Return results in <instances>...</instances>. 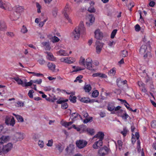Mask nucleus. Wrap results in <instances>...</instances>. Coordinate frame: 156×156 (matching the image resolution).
<instances>
[{"label": "nucleus", "mask_w": 156, "mask_h": 156, "mask_svg": "<svg viewBox=\"0 0 156 156\" xmlns=\"http://www.w3.org/2000/svg\"><path fill=\"white\" fill-rule=\"evenodd\" d=\"M85 29L83 22H81L79 26L76 27L73 32V34L75 39L77 40L80 37V34H85Z\"/></svg>", "instance_id": "f257e3e1"}, {"label": "nucleus", "mask_w": 156, "mask_h": 156, "mask_svg": "<svg viewBox=\"0 0 156 156\" xmlns=\"http://www.w3.org/2000/svg\"><path fill=\"white\" fill-rule=\"evenodd\" d=\"M151 49V47L150 45V41H148L146 44L142 45L140 50V52L142 54L146 53L145 54L144 56V58H146L150 55V51Z\"/></svg>", "instance_id": "f03ea898"}, {"label": "nucleus", "mask_w": 156, "mask_h": 156, "mask_svg": "<svg viewBox=\"0 0 156 156\" xmlns=\"http://www.w3.org/2000/svg\"><path fill=\"white\" fill-rule=\"evenodd\" d=\"M86 23L88 26L92 25L94 22L95 17L92 14L87 15L86 17Z\"/></svg>", "instance_id": "7ed1b4c3"}, {"label": "nucleus", "mask_w": 156, "mask_h": 156, "mask_svg": "<svg viewBox=\"0 0 156 156\" xmlns=\"http://www.w3.org/2000/svg\"><path fill=\"white\" fill-rule=\"evenodd\" d=\"M76 146L79 149H82L86 146L87 144V142L85 140L81 139L77 140L76 142Z\"/></svg>", "instance_id": "20e7f679"}, {"label": "nucleus", "mask_w": 156, "mask_h": 156, "mask_svg": "<svg viewBox=\"0 0 156 156\" xmlns=\"http://www.w3.org/2000/svg\"><path fill=\"white\" fill-rule=\"evenodd\" d=\"M2 151L3 154H6L10 151L12 148L13 145L12 144L9 143L5 145H3L2 144Z\"/></svg>", "instance_id": "39448f33"}, {"label": "nucleus", "mask_w": 156, "mask_h": 156, "mask_svg": "<svg viewBox=\"0 0 156 156\" xmlns=\"http://www.w3.org/2000/svg\"><path fill=\"white\" fill-rule=\"evenodd\" d=\"M109 149L105 146L101 148L98 151V154L100 156H105L108 154Z\"/></svg>", "instance_id": "423d86ee"}, {"label": "nucleus", "mask_w": 156, "mask_h": 156, "mask_svg": "<svg viewBox=\"0 0 156 156\" xmlns=\"http://www.w3.org/2000/svg\"><path fill=\"white\" fill-rule=\"evenodd\" d=\"M71 11V9L70 6H69L68 4H67L64 10V15L65 18L68 20L69 22L70 23H71V20L69 17V16L67 13L70 12Z\"/></svg>", "instance_id": "0eeeda50"}, {"label": "nucleus", "mask_w": 156, "mask_h": 156, "mask_svg": "<svg viewBox=\"0 0 156 156\" xmlns=\"http://www.w3.org/2000/svg\"><path fill=\"white\" fill-rule=\"evenodd\" d=\"M62 62H65L67 63L71 64L75 62V59L72 57L62 58L60 59Z\"/></svg>", "instance_id": "6e6552de"}, {"label": "nucleus", "mask_w": 156, "mask_h": 156, "mask_svg": "<svg viewBox=\"0 0 156 156\" xmlns=\"http://www.w3.org/2000/svg\"><path fill=\"white\" fill-rule=\"evenodd\" d=\"M104 44V43L100 42L98 41H96L95 45L97 53L99 54L101 53Z\"/></svg>", "instance_id": "1a4fd4ad"}, {"label": "nucleus", "mask_w": 156, "mask_h": 156, "mask_svg": "<svg viewBox=\"0 0 156 156\" xmlns=\"http://www.w3.org/2000/svg\"><path fill=\"white\" fill-rule=\"evenodd\" d=\"M42 82V80L40 79L39 80L37 81V80H30V82L25 83V84H24L23 87H28L30 86L33 83H37L38 84H40Z\"/></svg>", "instance_id": "9d476101"}, {"label": "nucleus", "mask_w": 156, "mask_h": 156, "mask_svg": "<svg viewBox=\"0 0 156 156\" xmlns=\"http://www.w3.org/2000/svg\"><path fill=\"white\" fill-rule=\"evenodd\" d=\"M105 136L104 133L102 132H98L97 134L94 136V137H98L99 138V144H103L102 140L104 139Z\"/></svg>", "instance_id": "9b49d317"}, {"label": "nucleus", "mask_w": 156, "mask_h": 156, "mask_svg": "<svg viewBox=\"0 0 156 156\" xmlns=\"http://www.w3.org/2000/svg\"><path fill=\"white\" fill-rule=\"evenodd\" d=\"M94 33L95 37L97 39H101L103 37L102 33L99 29L96 30Z\"/></svg>", "instance_id": "f8f14e48"}, {"label": "nucleus", "mask_w": 156, "mask_h": 156, "mask_svg": "<svg viewBox=\"0 0 156 156\" xmlns=\"http://www.w3.org/2000/svg\"><path fill=\"white\" fill-rule=\"evenodd\" d=\"M10 5L7 3H4L2 0H0V7L5 9L10 10Z\"/></svg>", "instance_id": "ddd939ff"}, {"label": "nucleus", "mask_w": 156, "mask_h": 156, "mask_svg": "<svg viewBox=\"0 0 156 156\" xmlns=\"http://www.w3.org/2000/svg\"><path fill=\"white\" fill-rule=\"evenodd\" d=\"M29 73H32L33 74V75L37 77H47V78H54L50 76H48L46 74L44 75L43 74L39 73H36L34 72H29Z\"/></svg>", "instance_id": "4468645a"}, {"label": "nucleus", "mask_w": 156, "mask_h": 156, "mask_svg": "<svg viewBox=\"0 0 156 156\" xmlns=\"http://www.w3.org/2000/svg\"><path fill=\"white\" fill-rule=\"evenodd\" d=\"M14 136L17 141H20L24 138L23 133H17L15 134Z\"/></svg>", "instance_id": "2eb2a0df"}, {"label": "nucleus", "mask_w": 156, "mask_h": 156, "mask_svg": "<svg viewBox=\"0 0 156 156\" xmlns=\"http://www.w3.org/2000/svg\"><path fill=\"white\" fill-rule=\"evenodd\" d=\"M115 109V102H112L108 103L107 106V109L109 111H113Z\"/></svg>", "instance_id": "dca6fc26"}, {"label": "nucleus", "mask_w": 156, "mask_h": 156, "mask_svg": "<svg viewBox=\"0 0 156 156\" xmlns=\"http://www.w3.org/2000/svg\"><path fill=\"white\" fill-rule=\"evenodd\" d=\"M92 76L93 77H99L104 78L107 77V76L105 74L100 73H94L92 75Z\"/></svg>", "instance_id": "f3484780"}, {"label": "nucleus", "mask_w": 156, "mask_h": 156, "mask_svg": "<svg viewBox=\"0 0 156 156\" xmlns=\"http://www.w3.org/2000/svg\"><path fill=\"white\" fill-rule=\"evenodd\" d=\"M78 116H79L80 118H81V116L79 115L78 113L73 112L71 114L70 118L72 120H75L76 118H77Z\"/></svg>", "instance_id": "a211bd4d"}, {"label": "nucleus", "mask_w": 156, "mask_h": 156, "mask_svg": "<svg viewBox=\"0 0 156 156\" xmlns=\"http://www.w3.org/2000/svg\"><path fill=\"white\" fill-rule=\"evenodd\" d=\"M116 148H118L119 150L121 151L122 148V142L120 140H119L117 142V143L115 142Z\"/></svg>", "instance_id": "6ab92c4d"}, {"label": "nucleus", "mask_w": 156, "mask_h": 156, "mask_svg": "<svg viewBox=\"0 0 156 156\" xmlns=\"http://www.w3.org/2000/svg\"><path fill=\"white\" fill-rule=\"evenodd\" d=\"M84 66L86 67V68L89 70H94L93 68L94 66H92V62H85V65Z\"/></svg>", "instance_id": "aec40b11"}, {"label": "nucleus", "mask_w": 156, "mask_h": 156, "mask_svg": "<svg viewBox=\"0 0 156 156\" xmlns=\"http://www.w3.org/2000/svg\"><path fill=\"white\" fill-rule=\"evenodd\" d=\"M56 147L60 152H62L64 148V147L60 143L56 144Z\"/></svg>", "instance_id": "412c9836"}, {"label": "nucleus", "mask_w": 156, "mask_h": 156, "mask_svg": "<svg viewBox=\"0 0 156 156\" xmlns=\"http://www.w3.org/2000/svg\"><path fill=\"white\" fill-rule=\"evenodd\" d=\"M58 53L59 55H62V56H67L68 55V53L66 52V51L63 50L61 49L59 51Z\"/></svg>", "instance_id": "4be33fe9"}, {"label": "nucleus", "mask_w": 156, "mask_h": 156, "mask_svg": "<svg viewBox=\"0 0 156 156\" xmlns=\"http://www.w3.org/2000/svg\"><path fill=\"white\" fill-rule=\"evenodd\" d=\"M124 112V113H123L122 114L121 113L119 114V116L121 117L123 119L126 120L127 118L129 117V116L125 111Z\"/></svg>", "instance_id": "5701e85b"}, {"label": "nucleus", "mask_w": 156, "mask_h": 156, "mask_svg": "<svg viewBox=\"0 0 156 156\" xmlns=\"http://www.w3.org/2000/svg\"><path fill=\"white\" fill-rule=\"evenodd\" d=\"M48 66L49 69L51 70L54 71L55 69V66L54 64L49 62L48 64Z\"/></svg>", "instance_id": "b1692460"}, {"label": "nucleus", "mask_w": 156, "mask_h": 156, "mask_svg": "<svg viewBox=\"0 0 156 156\" xmlns=\"http://www.w3.org/2000/svg\"><path fill=\"white\" fill-rule=\"evenodd\" d=\"M102 145L99 144V141H98L96 142L93 145V147L94 148L96 149L98 148L101 146H102Z\"/></svg>", "instance_id": "393cba45"}, {"label": "nucleus", "mask_w": 156, "mask_h": 156, "mask_svg": "<svg viewBox=\"0 0 156 156\" xmlns=\"http://www.w3.org/2000/svg\"><path fill=\"white\" fill-rule=\"evenodd\" d=\"M42 44L45 47V48L46 50H50V47L49 42H43L42 43Z\"/></svg>", "instance_id": "a878e982"}, {"label": "nucleus", "mask_w": 156, "mask_h": 156, "mask_svg": "<svg viewBox=\"0 0 156 156\" xmlns=\"http://www.w3.org/2000/svg\"><path fill=\"white\" fill-rule=\"evenodd\" d=\"M80 101L83 102L87 103L89 102V98H80Z\"/></svg>", "instance_id": "bb28decb"}, {"label": "nucleus", "mask_w": 156, "mask_h": 156, "mask_svg": "<svg viewBox=\"0 0 156 156\" xmlns=\"http://www.w3.org/2000/svg\"><path fill=\"white\" fill-rule=\"evenodd\" d=\"M84 89L86 92H89L91 90V87L90 84L85 85Z\"/></svg>", "instance_id": "cd10ccee"}, {"label": "nucleus", "mask_w": 156, "mask_h": 156, "mask_svg": "<svg viewBox=\"0 0 156 156\" xmlns=\"http://www.w3.org/2000/svg\"><path fill=\"white\" fill-rule=\"evenodd\" d=\"M128 132V130L127 128L125 127L123 128V131H121V133L122 134L124 137H125L126 136L127 132Z\"/></svg>", "instance_id": "c85d7f7f"}, {"label": "nucleus", "mask_w": 156, "mask_h": 156, "mask_svg": "<svg viewBox=\"0 0 156 156\" xmlns=\"http://www.w3.org/2000/svg\"><path fill=\"white\" fill-rule=\"evenodd\" d=\"M76 96H73L72 95H70L69 99L71 102L75 103L76 102Z\"/></svg>", "instance_id": "c756f323"}, {"label": "nucleus", "mask_w": 156, "mask_h": 156, "mask_svg": "<svg viewBox=\"0 0 156 156\" xmlns=\"http://www.w3.org/2000/svg\"><path fill=\"white\" fill-rule=\"evenodd\" d=\"M19 85H20L23 87V82L21 79H14Z\"/></svg>", "instance_id": "7c9ffc66"}, {"label": "nucleus", "mask_w": 156, "mask_h": 156, "mask_svg": "<svg viewBox=\"0 0 156 156\" xmlns=\"http://www.w3.org/2000/svg\"><path fill=\"white\" fill-rule=\"evenodd\" d=\"M87 132L90 135H93L94 133V130L93 129L87 128L86 130Z\"/></svg>", "instance_id": "2f4dec72"}, {"label": "nucleus", "mask_w": 156, "mask_h": 156, "mask_svg": "<svg viewBox=\"0 0 156 156\" xmlns=\"http://www.w3.org/2000/svg\"><path fill=\"white\" fill-rule=\"evenodd\" d=\"M47 58L50 60H53L54 59V57L52 54L50 52L47 53Z\"/></svg>", "instance_id": "473e14b6"}, {"label": "nucleus", "mask_w": 156, "mask_h": 156, "mask_svg": "<svg viewBox=\"0 0 156 156\" xmlns=\"http://www.w3.org/2000/svg\"><path fill=\"white\" fill-rule=\"evenodd\" d=\"M134 6V3L133 2H131L129 4L127 5V6L128 7L129 9L131 11L132 10V8Z\"/></svg>", "instance_id": "72a5a7b5"}, {"label": "nucleus", "mask_w": 156, "mask_h": 156, "mask_svg": "<svg viewBox=\"0 0 156 156\" xmlns=\"http://www.w3.org/2000/svg\"><path fill=\"white\" fill-rule=\"evenodd\" d=\"M121 108V107L119 106H117L116 107H115V109H114V110L115 111H117L119 110V114H120L121 113H123V111L122 110H120V109Z\"/></svg>", "instance_id": "f704fd0d"}, {"label": "nucleus", "mask_w": 156, "mask_h": 156, "mask_svg": "<svg viewBox=\"0 0 156 156\" xmlns=\"http://www.w3.org/2000/svg\"><path fill=\"white\" fill-rule=\"evenodd\" d=\"M85 59L82 57H81L79 61L80 65L81 66H84L85 65Z\"/></svg>", "instance_id": "c9c22d12"}, {"label": "nucleus", "mask_w": 156, "mask_h": 156, "mask_svg": "<svg viewBox=\"0 0 156 156\" xmlns=\"http://www.w3.org/2000/svg\"><path fill=\"white\" fill-rule=\"evenodd\" d=\"M73 122V121H71L69 122H65L63 123L62 125L66 127H67L68 126L72 124Z\"/></svg>", "instance_id": "e433bc0d"}, {"label": "nucleus", "mask_w": 156, "mask_h": 156, "mask_svg": "<svg viewBox=\"0 0 156 156\" xmlns=\"http://www.w3.org/2000/svg\"><path fill=\"white\" fill-rule=\"evenodd\" d=\"M115 73V70L114 68H112L108 72V74L110 76H114Z\"/></svg>", "instance_id": "4c0bfd02"}, {"label": "nucleus", "mask_w": 156, "mask_h": 156, "mask_svg": "<svg viewBox=\"0 0 156 156\" xmlns=\"http://www.w3.org/2000/svg\"><path fill=\"white\" fill-rule=\"evenodd\" d=\"M9 136H3L1 137V141L3 142V144L4 142H6L9 139Z\"/></svg>", "instance_id": "58836bf2"}, {"label": "nucleus", "mask_w": 156, "mask_h": 156, "mask_svg": "<svg viewBox=\"0 0 156 156\" xmlns=\"http://www.w3.org/2000/svg\"><path fill=\"white\" fill-rule=\"evenodd\" d=\"M16 118L18 122H23L24 121L23 118L20 115H17Z\"/></svg>", "instance_id": "ea45409f"}, {"label": "nucleus", "mask_w": 156, "mask_h": 156, "mask_svg": "<svg viewBox=\"0 0 156 156\" xmlns=\"http://www.w3.org/2000/svg\"><path fill=\"white\" fill-rule=\"evenodd\" d=\"M99 94V92L98 90H96L94 91L92 93V95L93 97L96 98L97 97Z\"/></svg>", "instance_id": "a19ab883"}, {"label": "nucleus", "mask_w": 156, "mask_h": 156, "mask_svg": "<svg viewBox=\"0 0 156 156\" xmlns=\"http://www.w3.org/2000/svg\"><path fill=\"white\" fill-rule=\"evenodd\" d=\"M142 75L143 76L142 77H152L150 75H149V74H147V73H146V71L145 70H144V72L142 73Z\"/></svg>", "instance_id": "79ce46f5"}, {"label": "nucleus", "mask_w": 156, "mask_h": 156, "mask_svg": "<svg viewBox=\"0 0 156 156\" xmlns=\"http://www.w3.org/2000/svg\"><path fill=\"white\" fill-rule=\"evenodd\" d=\"M27 31L28 30L27 27L24 25H23L21 29V32L23 34H25L26 33Z\"/></svg>", "instance_id": "37998d69"}, {"label": "nucleus", "mask_w": 156, "mask_h": 156, "mask_svg": "<svg viewBox=\"0 0 156 156\" xmlns=\"http://www.w3.org/2000/svg\"><path fill=\"white\" fill-rule=\"evenodd\" d=\"M117 84L119 87H120L123 85L122 81L121 80V79H117Z\"/></svg>", "instance_id": "c03bdc74"}, {"label": "nucleus", "mask_w": 156, "mask_h": 156, "mask_svg": "<svg viewBox=\"0 0 156 156\" xmlns=\"http://www.w3.org/2000/svg\"><path fill=\"white\" fill-rule=\"evenodd\" d=\"M128 51L126 50H124L122 51L121 55L122 57H125L128 56Z\"/></svg>", "instance_id": "a18cd8bd"}, {"label": "nucleus", "mask_w": 156, "mask_h": 156, "mask_svg": "<svg viewBox=\"0 0 156 156\" xmlns=\"http://www.w3.org/2000/svg\"><path fill=\"white\" fill-rule=\"evenodd\" d=\"M117 31V30L116 29H114L112 31L111 35V38L112 39L114 37Z\"/></svg>", "instance_id": "49530a36"}, {"label": "nucleus", "mask_w": 156, "mask_h": 156, "mask_svg": "<svg viewBox=\"0 0 156 156\" xmlns=\"http://www.w3.org/2000/svg\"><path fill=\"white\" fill-rule=\"evenodd\" d=\"M15 123V121L14 118L12 117L11 119H10L9 125L13 126Z\"/></svg>", "instance_id": "de8ad7c7"}, {"label": "nucleus", "mask_w": 156, "mask_h": 156, "mask_svg": "<svg viewBox=\"0 0 156 156\" xmlns=\"http://www.w3.org/2000/svg\"><path fill=\"white\" fill-rule=\"evenodd\" d=\"M88 11L90 12H94L96 10L94 7L91 6L88 8Z\"/></svg>", "instance_id": "09e8293b"}, {"label": "nucleus", "mask_w": 156, "mask_h": 156, "mask_svg": "<svg viewBox=\"0 0 156 156\" xmlns=\"http://www.w3.org/2000/svg\"><path fill=\"white\" fill-rule=\"evenodd\" d=\"M23 11V9L21 6H19L16 8V12L20 13Z\"/></svg>", "instance_id": "8fccbe9b"}, {"label": "nucleus", "mask_w": 156, "mask_h": 156, "mask_svg": "<svg viewBox=\"0 0 156 156\" xmlns=\"http://www.w3.org/2000/svg\"><path fill=\"white\" fill-rule=\"evenodd\" d=\"M73 68L74 69V70H73L72 72H77L78 71L81 70L82 69L79 67H76L75 66H73Z\"/></svg>", "instance_id": "3c124183"}, {"label": "nucleus", "mask_w": 156, "mask_h": 156, "mask_svg": "<svg viewBox=\"0 0 156 156\" xmlns=\"http://www.w3.org/2000/svg\"><path fill=\"white\" fill-rule=\"evenodd\" d=\"M34 92V90H30L28 93V95L30 98H32L33 97V94Z\"/></svg>", "instance_id": "603ef678"}, {"label": "nucleus", "mask_w": 156, "mask_h": 156, "mask_svg": "<svg viewBox=\"0 0 156 156\" xmlns=\"http://www.w3.org/2000/svg\"><path fill=\"white\" fill-rule=\"evenodd\" d=\"M36 7L37 8V12L38 13H40L41 12V6L38 2H36Z\"/></svg>", "instance_id": "864d4df0"}, {"label": "nucleus", "mask_w": 156, "mask_h": 156, "mask_svg": "<svg viewBox=\"0 0 156 156\" xmlns=\"http://www.w3.org/2000/svg\"><path fill=\"white\" fill-rule=\"evenodd\" d=\"M68 107V105L67 103L63 102L62 104V108L63 109H66Z\"/></svg>", "instance_id": "5fc2aeb1"}, {"label": "nucleus", "mask_w": 156, "mask_h": 156, "mask_svg": "<svg viewBox=\"0 0 156 156\" xmlns=\"http://www.w3.org/2000/svg\"><path fill=\"white\" fill-rule=\"evenodd\" d=\"M58 11V9L56 8H54L53 9L52 11V14L53 16H56L57 14V12Z\"/></svg>", "instance_id": "6e6d98bb"}, {"label": "nucleus", "mask_w": 156, "mask_h": 156, "mask_svg": "<svg viewBox=\"0 0 156 156\" xmlns=\"http://www.w3.org/2000/svg\"><path fill=\"white\" fill-rule=\"evenodd\" d=\"M72 128H73L75 129H76L77 131L79 132L80 130V129L78 127H76V125L74 124L70 128H69V129H71Z\"/></svg>", "instance_id": "4d7b16f0"}, {"label": "nucleus", "mask_w": 156, "mask_h": 156, "mask_svg": "<svg viewBox=\"0 0 156 156\" xmlns=\"http://www.w3.org/2000/svg\"><path fill=\"white\" fill-rule=\"evenodd\" d=\"M16 104L18 105V107L21 106L23 107L24 105V102L22 101H18L16 102Z\"/></svg>", "instance_id": "13d9d810"}, {"label": "nucleus", "mask_w": 156, "mask_h": 156, "mask_svg": "<svg viewBox=\"0 0 156 156\" xmlns=\"http://www.w3.org/2000/svg\"><path fill=\"white\" fill-rule=\"evenodd\" d=\"M10 118L9 117H7L5 119V123L8 125H9V123L10 120Z\"/></svg>", "instance_id": "bf43d9fd"}, {"label": "nucleus", "mask_w": 156, "mask_h": 156, "mask_svg": "<svg viewBox=\"0 0 156 156\" xmlns=\"http://www.w3.org/2000/svg\"><path fill=\"white\" fill-rule=\"evenodd\" d=\"M53 143V140L52 139H51L48 140V143L47 144V145L48 147H51Z\"/></svg>", "instance_id": "052dcab7"}, {"label": "nucleus", "mask_w": 156, "mask_h": 156, "mask_svg": "<svg viewBox=\"0 0 156 156\" xmlns=\"http://www.w3.org/2000/svg\"><path fill=\"white\" fill-rule=\"evenodd\" d=\"M38 145L40 148H43L44 147V142L43 141L39 140L38 143Z\"/></svg>", "instance_id": "680f3d73"}, {"label": "nucleus", "mask_w": 156, "mask_h": 156, "mask_svg": "<svg viewBox=\"0 0 156 156\" xmlns=\"http://www.w3.org/2000/svg\"><path fill=\"white\" fill-rule=\"evenodd\" d=\"M135 30L136 31H139L140 30V25L137 24L135 26Z\"/></svg>", "instance_id": "e2e57ef3"}, {"label": "nucleus", "mask_w": 156, "mask_h": 156, "mask_svg": "<svg viewBox=\"0 0 156 156\" xmlns=\"http://www.w3.org/2000/svg\"><path fill=\"white\" fill-rule=\"evenodd\" d=\"M6 28L5 25L3 24H0V30H3Z\"/></svg>", "instance_id": "0e129e2a"}, {"label": "nucleus", "mask_w": 156, "mask_h": 156, "mask_svg": "<svg viewBox=\"0 0 156 156\" xmlns=\"http://www.w3.org/2000/svg\"><path fill=\"white\" fill-rule=\"evenodd\" d=\"M6 35L10 37H13L14 36L13 33L12 32H8L6 33Z\"/></svg>", "instance_id": "69168bd1"}, {"label": "nucleus", "mask_w": 156, "mask_h": 156, "mask_svg": "<svg viewBox=\"0 0 156 156\" xmlns=\"http://www.w3.org/2000/svg\"><path fill=\"white\" fill-rule=\"evenodd\" d=\"M151 127L153 128H156V121L154 120L152 121L151 124Z\"/></svg>", "instance_id": "338daca9"}, {"label": "nucleus", "mask_w": 156, "mask_h": 156, "mask_svg": "<svg viewBox=\"0 0 156 156\" xmlns=\"http://www.w3.org/2000/svg\"><path fill=\"white\" fill-rule=\"evenodd\" d=\"M38 62L41 65H43L45 63V61L43 59H41L38 60Z\"/></svg>", "instance_id": "774afa93"}]
</instances>
